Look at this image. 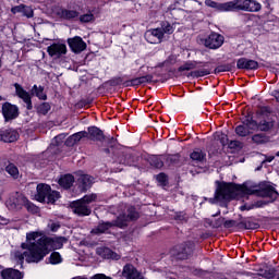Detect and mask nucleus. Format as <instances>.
<instances>
[{
    "mask_svg": "<svg viewBox=\"0 0 279 279\" xmlns=\"http://www.w3.org/2000/svg\"><path fill=\"white\" fill-rule=\"evenodd\" d=\"M66 238H49L43 232L33 231L26 234V242L22 243V250H27L24 253L21 251L14 252V259L23 265V260L26 263H40L49 252L52 250H61Z\"/></svg>",
    "mask_w": 279,
    "mask_h": 279,
    "instance_id": "f257e3e1",
    "label": "nucleus"
},
{
    "mask_svg": "<svg viewBox=\"0 0 279 279\" xmlns=\"http://www.w3.org/2000/svg\"><path fill=\"white\" fill-rule=\"evenodd\" d=\"M136 219H138V211H136V208L134 207H129L126 214L118 216L113 221L99 223L97 228L92 230V232L94 234H104V232H107L110 228H125L128 221H136Z\"/></svg>",
    "mask_w": 279,
    "mask_h": 279,
    "instance_id": "f03ea898",
    "label": "nucleus"
},
{
    "mask_svg": "<svg viewBox=\"0 0 279 279\" xmlns=\"http://www.w3.org/2000/svg\"><path fill=\"white\" fill-rule=\"evenodd\" d=\"M218 187L215 193V197L210 198V204H217L218 202H230V199H234L236 197V191L241 189L239 185L234 183H226L217 181Z\"/></svg>",
    "mask_w": 279,
    "mask_h": 279,
    "instance_id": "7ed1b4c3",
    "label": "nucleus"
},
{
    "mask_svg": "<svg viewBox=\"0 0 279 279\" xmlns=\"http://www.w3.org/2000/svg\"><path fill=\"white\" fill-rule=\"evenodd\" d=\"M246 195H257L258 197H268L271 202L278 199V191L271 185L258 186L252 182H245L241 186Z\"/></svg>",
    "mask_w": 279,
    "mask_h": 279,
    "instance_id": "20e7f679",
    "label": "nucleus"
},
{
    "mask_svg": "<svg viewBox=\"0 0 279 279\" xmlns=\"http://www.w3.org/2000/svg\"><path fill=\"white\" fill-rule=\"evenodd\" d=\"M93 202H97V194H88L81 199L72 202L71 208L78 217H88L93 213L89 206Z\"/></svg>",
    "mask_w": 279,
    "mask_h": 279,
    "instance_id": "39448f33",
    "label": "nucleus"
},
{
    "mask_svg": "<svg viewBox=\"0 0 279 279\" xmlns=\"http://www.w3.org/2000/svg\"><path fill=\"white\" fill-rule=\"evenodd\" d=\"M172 256L178 260H186L193 254V243L185 242L173 247L171 251Z\"/></svg>",
    "mask_w": 279,
    "mask_h": 279,
    "instance_id": "423d86ee",
    "label": "nucleus"
},
{
    "mask_svg": "<svg viewBox=\"0 0 279 279\" xmlns=\"http://www.w3.org/2000/svg\"><path fill=\"white\" fill-rule=\"evenodd\" d=\"M53 14L61 21H77L80 12L73 8L58 7L53 10Z\"/></svg>",
    "mask_w": 279,
    "mask_h": 279,
    "instance_id": "0eeeda50",
    "label": "nucleus"
},
{
    "mask_svg": "<svg viewBox=\"0 0 279 279\" xmlns=\"http://www.w3.org/2000/svg\"><path fill=\"white\" fill-rule=\"evenodd\" d=\"M258 128V124L252 117H247L242 124L238 125L235 128V133L238 136H250L252 134L253 130H256Z\"/></svg>",
    "mask_w": 279,
    "mask_h": 279,
    "instance_id": "6e6552de",
    "label": "nucleus"
},
{
    "mask_svg": "<svg viewBox=\"0 0 279 279\" xmlns=\"http://www.w3.org/2000/svg\"><path fill=\"white\" fill-rule=\"evenodd\" d=\"M223 35L211 33L207 38H205L204 46L207 47V49H219L223 45Z\"/></svg>",
    "mask_w": 279,
    "mask_h": 279,
    "instance_id": "1a4fd4ad",
    "label": "nucleus"
},
{
    "mask_svg": "<svg viewBox=\"0 0 279 279\" xmlns=\"http://www.w3.org/2000/svg\"><path fill=\"white\" fill-rule=\"evenodd\" d=\"M2 114L4 121H12L19 117V107L10 102H4L2 105Z\"/></svg>",
    "mask_w": 279,
    "mask_h": 279,
    "instance_id": "9d476101",
    "label": "nucleus"
},
{
    "mask_svg": "<svg viewBox=\"0 0 279 279\" xmlns=\"http://www.w3.org/2000/svg\"><path fill=\"white\" fill-rule=\"evenodd\" d=\"M250 0H233L227 2L228 12H247Z\"/></svg>",
    "mask_w": 279,
    "mask_h": 279,
    "instance_id": "9b49d317",
    "label": "nucleus"
},
{
    "mask_svg": "<svg viewBox=\"0 0 279 279\" xmlns=\"http://www.w3.org/2000/svg\"><path fill=\"white\" fill-rule=\"evenodd\" d=\"M14 88H15V94L17 95V97L20 99H22L24 101V104H26L27 110H32V108H33L32 96L19 83L14 84Z\"/></svg>",
    "mask_w": 279,
    "mask_h": 279,
    "instance_id": "f8f14e48",
    "label": "nucleus"
},
{
    "mask_svg": "<svg viewBox=\"0 0 279 279\" xmlns=\"http://www.w3.org/2000/svg\"><path fill=\"white\" fill-rule=\"evenodd\" d=\"M47 52L51 58H61L66 54V45L64 44H52L47 48Z\"/></svg>",
    "mask_w": 279,
    "mask_h": 279,
    "instance_id": "ddd939ff",
    "label": "nucleus"
},
{
    "mask_svg": "<svg viewBox=\"0 0 279 279\" xmlns=\"http://www.w3.org/2000/svg\"><path fill=\"white\" fill-rule=\"evenodd\" d=\"M68 45L74 53H82L86 49V44L80 36L68 39Z\"/></svg>",
    "mask_w": 279,
    "mask_h": 279,
    "instance_id": "4468645a",
    "label": "nucleus"
},
{
    "mask_svg": "<svg viewBox=\"0 0 279 279\" xmlns=\"http://www.w3.org/2000/svg\"><path fill=\"white\" fill-rule=\"evenodd\" d=\"M95 179L88 174H81L77 179L78 189L84 193L93 186Z\"/></svg>",
    "mask_w": 279,
    "mask_h": 279,
    "instance_id": "2eb2a0df",
    "label": "nucleus"
},
{
    "mask_svg": "<svg viewBox=\"0 0 279 279\" xmlns=\"http://www.w3.org/2000/svg\"><path fill=\"white\" fill-rule=\"evenodd\" d=\"M19 140V132H16L13 129H7L3 131H0V141H3V143H14V141Z\"/></svg>",
    "mask_w": 279,
    "mask_h": 279,
    "instance_id": "dca6fc26",
    "label": "nucleus"
},
{
    "mask_svg": "<svg viewBox=\"0 0 279 279\" xmlns=\"http://www.w3.org/2000/svg\"><path fill=\"white\" fill-rule=\"evenodd\" d=\"M87 138L90 141H99L100 143L106 141V135H104V131H101L97 126H89L87 129Z\"/></svg>",
    "mask_w": 279,
    "mask_h": 279,
    "instance_id": "f3484780",
    "label": "nucleus"
},
{
    "mask_svg": "<svg viewBox=\"0 0 279 279\" xmlns=\"http://www.w3.org/2000/svg\"><path fill=\"white\" fill-rule=\"evenodd\" d=\"M122 276L125 279H143L141 272H138V270L133 265L130 264H126L123 267Z\"/></svg>",
    "mask_w": 279,
    "mask_h": 279,
    "instance_id": "a211bd4d",
    "label": "nucleus"
},
{
    "mask_svg": "<svg viewBox=\"0 0 279 279\" xmlns=\"http://www.w3.org/2000/svg\"><path fill=\"white\" fill-rule=\"evenodd\" d=\"M51 191V186L48 184H38L37 185V194L35 195V198L37 202H47V197Z\"/></svg>",
    "mask_w": 279,
    "mask_h": 279,
    "instance_id": "6ab92c4d",
    "label": "nucleus"
},
{
    "mask_svg": "<svg viewBox=\"0 0 279 279\" xmlns=\"http://www.w3.org/2000/svg\"><path fill=\"white\" fill-rule=\"evenodd\" d=\"M8 204L14 208H16V206H25V204H27V197L19 192H15L9 197Z\"/></svg>",
    "mask_w": 279,
    "mask_h": 279,
    "instance_id": "aec40b11",
    "label": "nucleus"
},
{
    "mask_svg": "<svg viewBox=\"0 0 279 279\" xmlns=\"http://www.w3.org/2000/svg\"><path fill=\"white\" fill-rule=\"evenodd\" d=\"M147 38L149 43L156 45L158 43H162V38H165V33L160 28H154L148 33Z\"/></svg>",
    "mask_w": 279,
    "mask_h": 279,
    "instance_id": "412c9836",
    "label": "nucleus"
},
{
    "mask_svg": "<svg viewBox=\"0 0 279 279\" xmlns=\"http://www.w3.org/2000/svg\"><path fill=\"white\" fill-rule=\"evenodd\" d=\"M238 69L254 70L258 69V62L245 58H241L236 62Z\"/></svg>",
    "mask_w": 279,
    "mask_h": 279,
    "instance_id": "4be33fe9",
    "label": "nucleus"
},
{
    "mask_svg": "<svg viewBox=\"0 0 279 279\" xmlns=\"http://www.w3.org/2000/svg\"><path fill=\"white\" fill-rule=\"evenodd\" d=\"M154 80V75L147 74L145 76H140L126 82V86H141V84H149Z\"/></svg>",
    "mask_w": 279,
    "mask_h": 279,
    "instance_id": "5701e85b",
    "label": "nucleus"
},
{
    "mask_svg": "<svg viewBox=\"0 0 279 279\" xmlns=\"http://www.w3.org/2000/svg\"><path fill=\"white\" fill-rule=\"evenodd\" d=\"M3 279H23V272L14 268H7L1 271Z\"/></svg>",
    "mask_w": 279,
    "mask_h": 279,
    "instance_id": "b1692460",
    "label": "nucleus"
},
{
    "mask_svg": "<svg viewBox=\"0 0 279 279\" xmlns=\"http://www.w3.org/2000/svg\"><path fill=\"white\" fill-rule=\"evenodd\" d=\"M205 5H207V8H214V10L218 12H228V2L219 3L213 0H206Z\"/></svg>",
    "mask_w": 279,
    "mask_h": 279,
    "instance_id": "393cba45",
    "label": "nucleus"
},
{
    "mask_svg": "<svg viewBox=\"0 0 279 279\" xmlns=\"http://www.w3.org/2000/svg\"><path fill=\"white\" fill-rule=\"evenodd\" d=\"M74 182L75 178L72 174H65L59 179V184L62 189H71Z\"/></svg>",
    "mask_w": 279,
    "mask_h": 279,
    "instance_id": "a878e982",
    "label": "nucleus"
},
{
    "mask_svg": "<svg viewBox=\"0 0 279 279\" xmlns=\"http://www.w3.org/2000/svg\"><path fill=\"white\" fill-rule=\"evenodd\" d=\"M101 256L102 258H107L108 260H119V258H121V255L114 253L112 250L108 247L101 250Z\"/></svg>",
    "mask_w": 279,
    "mask_h": 279,
    "instance_id": "bb28decb",
    "label": "nucleus"
},
{
    "mask_svg": "<svg viewBox=\"0 0 279 279\" xmlns=\"http://www.w3.org/2000/svg\"><path fill=\"white\" fill-rule=\"evenodd\" d=\"M238 228L244 230H256V228H258V223L252 222L250 219H244L238 223Z\"/></svg>",
    "mask_w": 279,
    "mask_h": 279,
    "instance_id": "cd10ccee",
    "label": "nucleus"
},
{
    "mask_svg": "<svg viewBox=\"0 0 279 279\" xmlns=\"http://www.w3.org/2000/svg\"><path fill=\"white\" fill-rule=\"evenodd\" d=\"M5 171L13 178V180H19V178H21V172H19V168L14 163H9L5 167Z\"/></svg>",
    "mask_w": 279,
    "mask_h": 279,
    "instance_id": "c85d7f7f",
    "label": "nucleus"
},
{
    "mask_svg": "<svg viewBox=\"0 0 279 279\" xmlns=\"http://www.w3.org/2000/svg\"><path fill=\"white\" fill-rule=\"evenodd\" d=\"M165 156H153L149 159V162L151 167H155V169H162L165 167Z\"/></svg>",
    "mask_w": 279,
    "mask_h": 279,
    "instance_id": "c756f323",
    "label": "nucleus"
},
{
    "mask_svg": "<svg viewBox=\"0 0 279 279\" xmlns=\"http://www.w3.org/2000/svg\"><path fill=\"white\" fill-rule=\"evenodd\" d=\"M190 158L194 162H204L206 159V153L202 151L201 149H196L190 155Z\"/></svg>",
    "mask_w": 279,
    "mask_h": 279,
    "instance_id": "7c9ffc66",
    "label": "nucleus"
},
{
    "mask_svg": "<svg viewBox=\"0 0 279 279\" xmlns=\"http://www.w3.org/2000/svg\"><path fill=\"white\" fill-rule=\"evenodd\" d=\"M197 64H202V62L187 61L179 68V72L182 73L183 71H193V69H197Z\"/></svg>",
    "mask_w": 279,
    "mask_h": 279,
    "instance_id": "2f4dec72",
    "label": "nucleus"
},
{
    "mask_svg": "<svg viewBox=\"0 0 279 279\" xmlns=\"http://www.w3.org/2000/svg\"><path fill=\"white\" fill-rule=\"evenodd\" d=\"M252 141L256 143V145H265V143H269V137L265 134H255L252 136Z\"/></svg>",
    "mask_w": 279,
    "mask_h": 279,
    "instance_id": "473e14b6",
    "label": "nucleus"
},
{
    "mask_svg": "<svg viewBox=\"0 0 279 279\" xmlns=\"http://www.w3.org/2000/svg\"><path fill=\"white\" fill-rule=\"evenodd\" d=\"M263 10V4L256 0H248L247 12H260Z\"/></svg>",
    "mask_w": 279,
    "mask_h": 279,
    "instance_id": "72a5a7b5",
    "label": "nucleus"
},
{
    "mask_svg": "<svg viewBox=\"0 0 279 279\" xmlns=\"http://www.w3.org/2000/svg\"><path fill=\"white\" fill-rule=\"evenodd\" d=\"M58 199H60V192L50 190V193H48L45 202H47V204H56Z\"/></svg>",
    "mask_w": 279,
    "mask_h": 279,
    "instance_id": "f704fd0d",
    "label": "nucleus"
},
{
    "mask_svg": "<svg viewBox=\"0 0 279 279\" xmlns=\"http://www.w3.org/2000/svg\"><path fill=\"white\" fill-rule=\"evenodd\" d=\"M33 93H35L36 97L41 100H47V94H45V88L43 86L37 87L36 85L33 86Z\"/></svg>",
    "mask_w": 279,
    "mask_h": 279,
    "instance_id": "c9c22d12",
    "label": "nucleus"
},
{
    "mask_svg": "<svg viewBox=\"0 0 279 279\" xmlns=\"http://www.w3.org/2000/svg\"><path fill=\"white\" fill-rule=\"evenodd\" d=\"M257 128L260 130V132H269L274 128V121H262Z\"/></svg>",
    "mask_w": 279,
    "mask_h": 279,
    "instance_id": "e433bc0d",
    "label": "nucleus"
},
{
    "mask_svg": "<svg viewBox=\"0 0 279 279\" xmlns=\"http://www.w3.org/2000/svg\"><path fill=\"white\" fill-rule=\"evenodd\" d=\"M49 263L50 265H60V263H62V255H60L58 252L51 253Z\"/></svg>",
    "mask_w": 279,
    "mask_h": 279,
    "instance_id": "4c0bfd02",
    "label": "nucleus"
},
{
    "mask_svg": "<svg viewBox=\"0 0 279 279\" xmlns=\"http://www.w3.org/2000/svg\"><path fill=\"white\" fill-rule=\"evenodd\" d=\"M259 276L266 279L276 278V268H266L262 274H259Z\"/></svg>",
    "mask_w": 279,
    "mask_h": 279,
    "instance_id": "58836bf2",
    "label": "nucleus"
},
{
    "mask_svg": "<svg viewBox=\"0 0 279 279\" xmlns=\"http://www.w3.org/2000/svg\"><path fill=\"white\" fill-rule=\"evenodd\" d=\"M163 34H173V32H175V27H173V25H171L169 22H162L161 23V28Z\"/></svg>",
    "mask_w": 279,
    "mask_h": 279,
    "instance_id": "ea45409f",
    "label": "nucleus"
},
{
    "mask_svg": "<svg viewBox=\"0 0 279 279\" xmlns=\"http://www.w3.org/2000/svg\"><path fill=\"white\" fill-rule=\"evenodd\" d=\"M165 160L168 165H178V162H180V155H168L165 157Z\"/></svg>",
    "mask_w": 279,
    "mask_h": 279,
    "instance_id": "a19ab883",
    "label": "nucleus"
},
{
    "mask_svg": "<svg viewBox=\"0 0 279 279\" xmlns=\"http://www.w3.org/2000/svg\"><path fill=\"white\" fill-rule=\"evenodd\" d=\"M174 220L180 221L181 223H184L189 221V215H186V213L184 211H179L174 215Z\"/></svg>",
    "mask_w": 279,
    "mask_h": 279,
    "instance_id": "79ce46f5",
    "label": "nucleus"
},
{
    "mask_svg": "<svg viewBox=\"0 0 279 279\" xmlns=\"http://www.w3.org/2000/svg\"><path fill=\"white\" fill-rule=\"evenodd\" d=\"M81 23H90L92 21H95V15L93 13H87L83 15H78L77 17Z\"/></svg>",
    "mask_w": 279,
    "mask_h": 279,
    "instance_id": "37998d69",
    "label": "nucleus"
},
{
    "mask_svg": "<svg viewBox=\"0 0 279 279\" xmlns=\"http://www.w3.org/2000/svg\"><path fill=\"white\" fill-rule=\"evenodd\" d=\"M49 110H51V105H49V102H43L38 107L39 114H48Z\"/></svg>",
    "mask_w": 279,
    "mask_h": 279,
    "instance_id": "c03bdc74",
    "label": "nucleus"
},
{
    "mask_svg": "<svg viewBox=\"0 0 279 279\" xmlns=\"http://www.w3.org/2000/svg\"><path fill=\"white\" fill-rule=\"evenodd\" d=\"M72 136L74 138V142L80 143L82 138H88V132L81 131V132L74 133Z\"/></svg>",
    "mask_w": 279,
    "mask_h": 279,
    "instance_id": "a18cd8bd",
    "label": "nucleus"
},
{
    "mask_svg": "<svg viewBox=\"0 0 279 279\" xmlns=\"http://www.w3.org/2000/svg\"><path fill=\"white\" fill-rule=\"evenodd\" d=\"M22 14L23 16H26V19H34V9H32V7L24 5Z\"/></svg>",
    "mask_w": 279,
    "mask_h": 279,
    "instance_id": "49530a36",
    "label": "nucleus"
},
{
    "mask_svg": "<svg viewBox=\"0 0 279 279\" xmlns=\"http://www.w3.org/2000/svg\"><path fill=\"white\" fill-rule=\"evenodd\" d=\"M226 71H232V64L227 63V64L218 65L215 69V73H226Z\"/></svg>",
    "mask_w": 279,
    "mask_h": 279,
    "instance_id": "de8ad7c7",
    "label": "nucleus"
},
{
    "mask_svg": "<svg viewBox=\"0 0 279 279\" xmlns=\"http://www.w3.org/2000/svg\"><path fill=\"white\" fill-rule=\"evenodd\" d=\"M64 138H66V134L61 133L59 135H57L53 140H52V145H62V143H64Z\"/></svg>",
    "mask_w": 279,
    "mask_h": 279,
    "instance_id": "09e8293b",
    "label": "nucleus"
},
{
    "mask_svg": "<svg viewBox=\"0 0 279 279\" xmlns=\"http://www.w3.org/2000/svg\"><path fill=\"white\" fill-rule=\"evenodd\" d=\"M191 75H194L195 77H204L205 75H210V72L208 70H201L192 72Z\"/></svg>",
    "mask_w": 279,
    "mask_h": 279,
    "instance_id": "8fccbe9b",
    "label": "nucleus"
},
{
    "mask_svg": "<svg viewBox=\"0 0 279 279\" xmlns=\"http://www.w3.org/2000/svg\"><path fill=\"white\" fill-rule=\"evenodd\" d=\"M225 228H239V222L235 220H225Z\"/></svg>",
    "mask_w": 279,
    "mask_h": 279,
    "instance_id": "3c124183",
    "label": "nucleus"
},
{
    "mask_svg": "<svg viewBox=\"0 0 279 279\" xmlns=\"http://www.w3.org/2000/svg\"><path fill=\"white\" fill-rule=\"evenodd\" d=\"M24 206H26V208L29 213H38V207H36V205L29 203V201H27Z\"/></svg>",
    "mask_w": 279,
    "mask_h": 279,
    "instance_id": "603ef678",
    "label": "nucleus"
},
{
    "mask_svg": "<svg viewBox=\"0 0 279 279\" xmlns=\"http://www.w3.org/2000/svg\"><path fill=\"white\" fill-rule=\"evenodd\" d=\"M25 4H20L11 9L12 14H23V8Z\"/></svg>",
    "mask_w": 279,
    "mask_h": 279,
    "instance_id": "864d4df0",
    "label": "nucleus"
},
{
    "mask_svg": "<svg viewBox=\"0 0 279 279\" xmlns=\"http://www.w3.org/2000/svg\"><path fill=\"white\" fill-rule=\"evenodd\" d=\"M65 145H66V147H73V145H77L73 135H71L66 138Z\"/></svg>",
    "mask_w": 279,
    "mask_h": 279,
    "instance_id": "5fc2aeb1",
    "label": "nucleus"
},
{
    "mask_svg": "<svg viewBox=\"0 0 279 279\" xmlns=\"http://www.w3.org/2000/svg\"><path fill=\"white\" fill-rule=\"evenodd\" d=\"M225 223H226V218L220 217L216 220L214 228H221V226H225Z\"/></svg>",
    "mask_w": 279,
    "mask_h": 279,
    "instance_id": "6e6d98bb",
    "label": "nucleus"
},
{
    "mask_svg": "<svg viewBox=\"0 0 279 279\" xmlns=\"http://www.w3.org/2000/svg\"><path fill=\"white\" fill-rule=\"evenodd\" d=\"M157 181H159L160 184H165V182H167V174H165V173H159V174L157 175Z\"/></svg>",
    "mask_w": 279,
    "mask_h": 279,
    "instance_id": "4d7b16f0",
    "label": "nucleus"
},
{
    "mask_svg": "<svg viewBox=\"0 0 279 279\" xmlns=\"http://www.w3.org/2000/svg\"><path fill=\"white\" fill-rule=\"evenodd\" d=\"M218 137H220V143H221V145H222V146L226 145V143H227V141H228V135H226V134H220V135H218Z\"/></svg>",
    "mask_w": 279,
    "mask_h": 279,
    "instance_id": "13d9d810",
    "label": "nucleus"
},
{
    "mask_svg": "<svg viewBox=\"0 0 279 279\" xmlns=\"http://www.w3.org/2000/svg\"><path fill=\"white\" fill-rule=\"evenodd\" d=\"M10 220L0 216V226H8Z\"/></svg>",
    "mask_w": 279,
    "mask_h": 279,
    "instance_id": "bf43d9fd",
    "label": "nucleus"
},
{
    "mask_svg": "<svg viewBox=\"0 0 279 279\" xmlns=\"http://www.w3.org/2000/svg\"><path fill=\"white\" fill-rule=\"evenodd\" d=\"M271 95H272V97H275L276 101L279 102V89L272 90Z\"/></svg>",
    "mask_w": 279,
    "mask_h": 279,
    "instance_id": "052dcab7",
    "label": "nucleus"
},
{
    "mask_svg": "<svg viewBox=\"0 0 279 279\" xmlns=\"http://www.w3.org/2000/svg\"><path fill=\"white\" fill-rule=\"evenodd\" d=\"M58 228H60V225H57V223H51V225H50V230H51L52 232H57Z\"/></svg>",
    "mask_w": 279,
    "mask_h": 279,
    "instance_id": "680f3d73",
    "label": "nucleus"
},
{
    "mask_svg": "<svg viewBox=\"0 0 279 279\" xmlns=\"http://www.w3.org/2000/svg\"><path fill=\"white\" fill-rule=\"evenodd\" d=\"M167 62H169V61H163V62H161V63H158V64H157V68H158V69H162V66L167 65Z\"/></svg>",
    "mask_w": 279,
    "mask_h": 279,
    "instance_id": "e2e57ef3",
    "label": "nucleus"
},
{
    "mask_svg": "<svg viewBox=\"0 0 279 279\" xmlns=\"http://www.w3.org/2000/svg\"><path fill=\"white\" fill-rule=\"evenodd\" d=\"M276 157L275 156H269L266 158V162H272V160L275 159Z\"/></svg>",
    "mask_w": 279,
    "mask_h": 279,
    "instance_id": "0e129e2a",
    "label": "nucleus"
},
{
    "mask_svg": "<svg viewBox=\"0 0 279 279\" xmlns=\"http://www.w3.org/2000/svg\"><path fill=\"white\" fill-rule=\"evenodd\" d=\"M266 8L267 10H269V14L271 13V4L269 3V1H266Z\"/></svg>",
    "mask_w": 279,
    "mask_h": 279,
    "instance_id": "69168bd1",
    "label": "nucleus"
},
{
    "mask_svg": "<svg viewBox=\"0 0 279 279\" xmlns=\"http://www.w3.org/2000/svg\"><path fill=\"white\" fill-rule=\"evenodd\" d=\"M246 209H247V208H245V206H242V207H241V210H246Z\"/></svg>",
    "mask_w": 279,
    "mask_h": 279,
    "instance_id": "338daca9",
    "label": "nucleus"
},
{
    "mask_svg": "<svg viewBox=\"0 0 279 279\" xmlns=\"http://www.w3.org/2000/svg\"><path fill=\"white\" fill-rule=\"evenodd\" d=\"M276 156H278V157H279V151H277V153H276Z\"/></svg>",
    "mask_w": 279,
    "mask_h": 279,
    "instance_id": "774afa93",
    "label": "nucleus"
}]
</instances>
